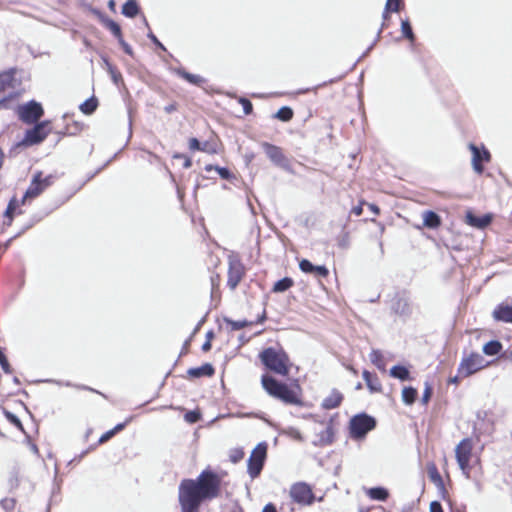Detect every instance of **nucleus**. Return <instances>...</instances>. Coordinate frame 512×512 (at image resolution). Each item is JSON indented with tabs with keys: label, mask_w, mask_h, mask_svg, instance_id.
<instances>
[{
	"label": "nucleus",
	"mask_w": 512,
	"mask_h": 512,
	"mask_svg": "<svg viewBox=\"0 0 512 512\" xmlns=\"http://www.w3.org/2000/svg\"><path fill=\"white\" fill-rule=\"evenodd\" d=\"M97 106H98L97 99L94 97H91V98L87 99L86 101H84L80 105V110L82 113H84L86 115H90L97 109Z\"/></svg>",
	"instance_id": "36"
},
{
	"label": "nucleus",
	"mask_w": 512,
	"mask_h": 512,
	"mask_svg": "<svg viewBox=\"0 0 512 512\" xmlns=\"http://www.w3.org/2000/svg\"><path fill=\"white\" fill-rule=\"evenodd\" d=\"M184 419L185 421H187L188 423H196L198 422L200 419H201V414L199 411H188L185 415H184Z\"/></svg>",
	"instance_id": "43"
},
{
	"label": "nucleus",
	"mask_w": 512,
	"mask_h": 512,
	"mask_svg": "<svg viewBox=\"0 0 512 512\" xmlns=\"http://www.w3.org/2000/svg\"><path fill=\"white\" fill-rule=\"evenodd\" d=\"M299 268L302 272L313 274L316 277L327 278L329 276V270L325 266H315L307 259H302L299 262Z\"/></svg>",
	"instance_id": "17"
},
{
	"label": "nucleus",
	"mask_w": 512,
	"mask_h": 512,
	"mask_svg": "<svg viewBox=\"0 0 512 512\" xmlns=\"http://www.w3.org/2000/svg\"><path fill=\"white\" fill-rule=\"evenodd\" d=\"M246 276V267L238 256L228 258L227 286L234 291Z\"/></svg>",
	"instance_id": "10"
},
{
	"label": "nucleus",
	"mask_w": 512,
	"mask_h": 512,
	"mask_svg": "<svg viewBox=\"0 0 512 512\" xmlns=\"http://www.w3.org/2000/svg\"><path fill=\"white\" fill-rule=\"evenodd\" d=\"M213 337H214V334L212 331H209L207 334H206V341L203 343L202 345V351L203 352H208L210 351L211 347H212V340H213Z\"/></svg>",
	"instance_id": "46"
},
{
	"label": "nucleus",
	"mask_w": 512,
	"mask_h": 512,
	"mask_svg": "<svg viewBox=\"0 0 512 512\" xmlns=\"http://www.w3.org/2000/svg\"><path fill=\"white\" fill-rule=\"evenodd\" d=\"M16 69L2 72V108H13L24 92L21 78Z\"/></svg>",
	"instance_id": "4"
},
{
	"label": "nucleus",
	"mask_w": 512,
	"mask_h": 512,
	"mask_svg": "<svg viewBox=\"0 0 512 512\" xmlns=\"http://www.w3.org/2000/svg\"><path fill=\"white\" fill-rule=\"evenodd\" d=\"M403 5V0H387L385 10L383 12L384 20L389 18L390 12H398Z\"/></svg>",
	"instance_id": "33"
},
{
	"label": "nucleus",
	"mask_w": 512,
	"mask_h": 512,
	"mask_svg": "<svg viewBox=\"0 0 512 512\" xmlns=\"http://www.w3.org/2000/svg\"><path fill=\"white\" fill-rule=\"evenodd\" d=\"M485 367V360L479 353L464 357L458 367V377L466 378Z\"/></svg>",
	"instance_id": "11"
},
{
	"label": "nucleus",
	"mask_w": 512,
	"mask_h": 512,
	"mask_svg": "<svg viewBox=\"0 0 512 512\" xmlns=\"http://www.w3.org/2000/svg\"><path fill=\"white\" fill-rule=\"evenodd\" d=\"M376 424L374 417L366 413L356 414L349 421V436L353 440H362L375 429Z\"/></svg>",
	"instance_id": "7"
},
{
	"label": "nucleus",
	"mask_w": 512,
	"mask_h": 512,
	"mask_svg": "<svg viewBox=\"0 0 512 512\" xmlns=\"http://www.w3.org/2000/svg\"><path fill=\"white\" fill-rule=\"evenodd\" d=\"M261 385L269 396L285 405L298 407L304 405L303 389L297 381L287 384L269 374H264L261 377Z\"/></svg>",
	"instance_id": "2"
},
{
	"label": "nucleus",
	"mask_w": 512,
	"mask_h": 512,
	"mask_svg": "<svg viewBox=\"0 0 512 512\" xmlns=\"http://www.w3.org/2000/svg\"><path fill=\"white\" fill-rule=\"evenodd\" d=\"M18 484H19V480H18V478H17V477H16L15 479H11V480H10V486H11V488H16V487L18 486Z\"/></svg>",
	"instance_id": "62"
},
{
	"label": "nucleus",
	"mask_w": 512,
	"mask_h": 512,
	"mask_svg": "<svg viewBox=\"0 0 512 512\" xmlns=\"http://www.w3.org/2000/svg\"><path fill=\"white\" fill-rule=\"evenodd\" d=\"M324 434L326 435V443L331 444L333 442V428L332 426H328L326 430L324 431Z\"/></svg>",
	"instance_id": "51"
},
{
	"label": "nucleus",
	"mask_w": 512,
	"mask_h": 512,
	"mask_svg": "<svg viewBox=\"0 0 512 512\" xmlns=\"http://www.w3.org/2000/svg\"><path fill=\"white\" fill-rule=\"evenodd\" d=\"M215 374V368L210 363H205L200 367H194L187 370L190 378L212 377Z\"/></svg>",
	"instance_id": "22"
},
{
	"label": "nucleus",
	"mask_w": 512,
	"mask_h": 512,
	"mask_svg": "<svg viewBox=\"0 0 512 512\" xmlns=\"http://www.w3.org/2000/svg\"><path fill=\"white\" fill-rule=\"evenodd\" d=\"M110 72L112 74V78H113L115 83H117L119 79H122V76H121L119 71H117V70L113 69L112 67H110Z\"/></svg>",
	"instance_id": "57"
},
{
	"label": "nucleus",
	"mask_w": 512,
	"mask_h": 512,
	"mask_svg": "<svg viewBox=\"0 0 512 512\" xmlns=\"http://www.w3.org/2000/svg\"><path fill=\"white\" fill-rule=\"evenodd\" d=\"M370 361L373 365H375L379 370H386V361L383 353L380 350L374 349L371 351L369 355Z\"/></svg>",
	"instance_id": "27"
},
{
	"label": "nucleus",
	"mask_w": 512,
	"mask_h": 512,
	"mask_svg": "<svg viewBox=\"0 0 512 512\" xmlns=\"http://www.w3.org/2000/svg\"><path fill=\"white\" fill-rule=\"evenodd\" d=\"M222 482V476L211 468L202 470L195 479H183L178 487L181 512H199L203 502L221 495Z\"/></svg>",
	"instance_id": "1"
},
{
	"label": "nucleus",
	"mask_w": 512,
	"mask_h": 512,
	"mask_svg": "<svg viewBox=\"0 0 512 512\" xmlns=\"http://www.w3.org/2000/svg\"><path fill=\"white\" fill-rule=\"evenodd\" d=\"M347 370H349L353 375L357 376L358 375V370L353 367L352 365H348L346 366Z\"/></svg>",
	"instance_id": "61"
},
{
	"label": "nucleus",
	"mask_w": 512,
	"mask_h": 512,
	"mask_svg": "<svg viewBox=\"0 0 512 512\" xmlns=\"http://www.w3.org/2000/svg\"><path fill=\"white\" fill-rule=\"evenodd\" d=\"M2 370L6 373L11 372L9 362L7 358L4 356V354H2Z\"/></svg>",
	"instance_id": "55"
},
{
	"label": "nucleus",
	"mask_w": 512,
	"mask_h": 512,
	"mask_svg": "<svg viewBox=\"0 0 512 512\" xmlns=\"http://www.w3.org/2000/svg\"><path fill=\"white\" fill-rule=\"evenodd\" d=\"M211 282V296L217 297L220 295V284L221 275L219 273H213L210 277Z\"/></svg>",
	"instance_id": "37"
},
{
	"label": "nucleus",
	"mask_w": 512,
	"mask_h": 512,
	"mask_svg": "<svg viewBox=\"0 0 512 512\" xmlns=\"http://www.w3.org/2000/svg\"><path fill=\"white\" fill-rule=\"evenodd\" d=\"M474 440L471 437L463 438L455 447V458L463 475L469 479L472 468L479 465L480 456L474 453Z\"/></svg>",
	"instance_id": "5"
},
{
	"label": "nucleus",
	"mask_w": 512,
	"mask_h": 512,
	"mask_svg": "<svg viewBox=\"0 0 512 512\" xmlns=\"http://www.w3.org/2000/svg\"><path fill=\"white\" fill-rule=\"evenodd\" d=\"M362 377L365 380L366 386L370 393H372V394L382 393L383 386H382L380 378L378 377V375L376 373H371L368 370H364L362 372Z\"/></svg>",
	"instance_id": "18"
},
{
	"label": "nucleus",
	"mask_w": 512,
	"mask_h": 512,
	"mask_svg": "<svg viewBox=\"0 0 512 512\" xmlns=\"http://www.w3.org/2000/svg\"><path fill=\"white\" fill-rule=\"evenodd\" d=\"M15 503V500L14 499H11V500H8V499H5V500H2V506L6 509L8 507H13Z\"/></svg>",
	"instance_id": "59"
},
{
	"label": "nucleus",
	"mask_w": 512,
	"mask_h": 512,
	"mask_svg": "<svg viewBox=\"0 0 512 512\" xmlns=\"http://www.w3.org/2000/svg\"><path fill=\"white\" fill-rule=\"evenodd\" d=\"M205 170L208 172L215 170L219 174V176L225 180H230L233 177L230 170L225 167L213 166L209 164L205 166Z\"/></svg>",
	"instance_id": "38"
},
{
	"label": "nucleus",
	"mask_w": 512,
	"mask_h": 512,
	"mask_svg": "<svg viewBox=\"0 0 512 512\" xmlns=\"http://www.w3.org/2000/svg\"><path fill=\"white\" fill-rule=\"evenodd\" d=\"M129 420H126L123 423L117 424L114 428L106 431L98 440V444H104L108 442L111 438H113L117 433L121 432L127 425Z\"/></svg>",
	"instance_id": "26"
},
{
	"label": "nucleus",
	"mask_w": 512,
	"mask_h": 512,
	"mask_svg": "<svg viewBox=\"0 0 512 512\" xmlns=\"http://www.w3.org/2000/svg\"><path fill=\"white\" fill-rule=\"evenodd\" d=\"M401 32H402V35L405 38H407L408 40H410V41H414L415 40V35L413 33L411 24H410V22L408 20H402V22H401Z\"/></svg>",
	"instance_id": "40"
},
{
	"label": "nucleus",
	"mask_w": 512,
	"mask_h": 512,
	"mask_svg": "<svg viewBox=\"0 0 512 512\" xmlns=\"http://www.w3.org/2000/svg\"><path fill=\"white\" fill-rule=\"evenodd\" d=\"M294 281L290 277H284L281 280L274 283L272 287V292L274 293H282L287 290H289L291 287H293Z\"/></svg>",
	"instance_id": "30"
},
{
	"label": "nucleus",
	"mask_w": 512,
	"mask_h": 512,
	"mask_svg": "<svg viewBox=\"0 0 512 512\" xmlns=\"http://www.w3.org/2000/svg\"><path fill=\"white\" fill-rule=\"evenodd\" d=\"M390 375L399 380L405 381L410 379L409 370L403 365H395L390 369Z\"/></svg>",
	"instance_id": "31"
},
{
	"label": "nucleus",
	"mask_w": 512,
	"mask_h": 512,
	"mask_svg": "<svg viewBox=\"0 0 512 512\" xmlns=\"http://www.w3.org/2000/svg\"><path fill=\"white\" fill-rule=\"evenodd\" d=\"M503 346L498 340H491L483 346V352L488 356H494L501 352Z\"/></svg>",
	"instance_id": "32"
},
{
	"label": "nucleus",
	"mask_w": 512,
	"mask_h": 512,
	"mask_svg": "<svg viewBox=\"0 0 512 512\" xmlns=\"http://www.w3.org/2000/svg\"><path fill=\"white\" fill-rule=\"evenodd\" d=\"M173 159H177V160H180L182 162V167L184 169H188L192 166V160L189 156H187L186 154H182V153H175L173 155Z\"/></svg>",
	"instance_id": "42"
},
{
	"label": "nucleus",
	"mask_w": 512,
	"mask_h": 512,
	"mask_svg": "<svg viewBox=\"0 0 512 512\" xmlns=\"http://www.w3.org/2000/svg\"><path fill=\"white\" fill-rule=\"evenodd\" d=\"M491 222L492 216L490 214L477 216L472 211H467L465 214V223L474 228L484 229L489 226Z\"/></svg>",
	"instance_id": "16"
},
{
	"label": "nucleus",
	"mask_w": 512,
	"mask_h": 512,
	"mask_svg": "<svg viewBox=\"0 0 512 512\" xmlns=\"http://www.w3.org/2000/svg\"><path fill=\"white\" fill-rule=\"evenodd\" d=\"M432 393H433V389H432L431 385L429 383H426L425 390L423 392L422 399H421V401L424 405L428 404V402L430 401V399L432 397Z\"/></svg>",
	"instance_id": "45"
},
{
	"label": "nucleus",
	"mask_w": 512,
	"mask_h": 512,
	"mask_svg": "<svg viewBox=\"0 0 512 512\" xmlns=\"http://www.w3.org/2000/svg\"><path fill=\"white\" fill-rule=\"evenodd\" d=\"M178 110V103L177 102H173L167 106L164 107V111L167 113V114H171L175 111Z\"/></svg>",
	"instance_id": "53"
},
{
	"label": "nucleus",
	"mask_w": 512,
	"mask_h": 512,
	"mask_svg": "<svg viewBox=\"0 0 512 512\" xmlns=\"http://www.w3.org/2000/svg\"><path fill=\"white\" fill-rule=\"evenodd\" d=\"M274 117L282 122H288L294 117V111L288 106L281 107Z\"/></svg>",
	"instance_id": "35"
},
{
	"label": "nucleus",
	"mask_w": 512,
	"mask_h": 512,
	"mask_svg": "<svg viewBox=\"0 0 512 512\" xmlns=\"http://www.w3.org/2000/svg\"><path fill=\"white\" fill-rule=\"evenodd\" d=\"M430 512H444L441 503L438 501L431 502Z\"/></svg>",
	"instance_id": "52"
},
{
	"label": "nucleus",
	"mask_w": 512,
	"mask_h": 512,
	"mask_svg": "<svg viewBox=\"0 0 512 512\" xmlns=\"http://www.w3.org/2000/svg\"><path fill=\"white\" fill-rule=\"evenodd\" d=\"M229 325L233 330H240L247 327L248 325H251V323L247 321H229Z\"/></svg>",
	"instance_id": "49"
},
{
	"label": "nucleus",
	"mask_w": 512,
	"mask_h": 512,
	"mask_svg": "<svg viewBox=\"0 0 512 512\" xmlns=\"http://www.w3.org/2000/svg\"><path fill=\"white\" fill-rule=\"evenodd\" d=\"M262 512H277V509L273 503H268L264 506Z\"/></svg>",
	"instance_id": "58"
},
{
	"label": "nucleus",
	"mask_w": 512,
	"mask_h": 512,
	"mask_svg": "<svg viewBox=\"0 0 512 512\" xmlns=\"http://www.w3.org/2000/svg\"><path fill=\"white\" fill-rule=\"evenodd\" d=\"M239 103L241 104L243 111L246 115H250L253 112V104L247 98H240Z\"/></svg>",
	"instance_id": "44"
},
{
	"label": "nucleus",
	"mask_w": 512,
	"mask_h": 512,
	"mask_svg": "<svg viewBox=\"0 0 512 512\" xmlns=\"http://www.w3.org/2000/svg\"><path fill=\"white\" fill-rule=\"evenodd\" d=\"M152 40L153 42L158 45L159 47H161L162 49H164L163 45L159 42V40L156 38V36L152 35Z\"/></svg>",
	"instance_id": "63"
},
{
	"label": "nucleus",
	"mask_w": 512,
	"mask_h": 512,
	"mask_svg": "<svg viewBox=\"0 0 512 512\" xmlns=\"http://www.w3.org/2000/svg\"><path fill=\"white\" fill-rule=\"evenodd\" d=\"M189 345H190V339H189V340H187V341L185 342V344H184V347H183V348L187 351V350H188Z\"/></svg>",
	"instance_id": "64"
},
{
	"label": "nucleus",
	"mask_w": 512,
	"mask_h": 512,
	"mask_svg": "<svg viewBox=\"0 0 512 512\" xmlns=\"http://www.w3.org/2000/svg\"><path fill=\"white\" fill-rule=\"evenodd\" d=\"M417 396H418V391L416 388H414L412 386H406L402 389L401 397H402V401L406 405H412L416 401Z\"/></svg>",
	"instance_id": "28"
},
{
	"label": "nucleus",
	"mask_w": 512,
	"mask_h": 512,
	"mask_svg": "<svg viewBox=\"0 0 512 512\" xmlns=\"http://www.w3.org/2000/svg\"><path fill=\"white\" fill-rule=\"evenodd\" d=\"M120 43H121V45H122V47H123L124 51H125L127 54L131 55V54H132L131 47H130V46H129V45H128L124 40H123V42H120Z\"/></svg>",
	"instance_id": "60"
},
{
	"label": "nucleus",
	"mask_w": 512,
	"mask_h": 512,
	"mask_svg": "<svg viewBox=\"0 0 512 512\" xmlns=\"http://www.w3.org/2000/svg\"><path fill=\"white\" fill-rule=\"evenodd\" d=\"M343 400V394L339 390L333 389L330 394L323 399L321 407L325 410H332L339 407Z\"/></svg>",
	"instance_id": "19"
},
{
	"label": "nucleus",
	"mask_w": 512,
	"mask_h": 512,
	"mask_svg": "<svg viewBox=\"0 0 512 512\" xmlns=\"http://www.w3.org/2000/svg\"><path fill=\"white\" fill-rule=\"evenodd\" d=\"M261 363L271 372L280 376H288L292 362L282 347H268L259 353Z\"/></svg>",
	"instance_id": "3"
},
{
	"label": "nucleus",
	"mask_w": 512,
	"mask_h": 512,
	"mask_svg": "<svg viewBox=\"0 0 512 512\" xmlns=\"http://www.w3.org/2000/svg\"><path fill=\"white\" fill-rule=\"evenodd\" d=\"M262 148L267 157L276 164H282L285 161V156L280 147L270 144L268 142L262 143Z\"/></svg>",
	"instance_id": "20"
},
{
	"label": "nucleus",
	"mask_w": 512,
	"mask_h": 512,
	"mask_svg": "<svg viewBox=\"0 0 512 512\" xmlns=\"http://www.w3.org/2000/svg\"><path fill=\"white\" fill-rule=\"evenodd\" d=\"M139 12V7L134 0L127 1L122 7V13L129 18H134Z\"/></svg>",
	"instance_id": "34"
},
{
	"label": "nucleus",
	"mask_w": 512,
	"mask_h": 512,
	"mask_svg": "<svg viewBox=\"0 0 512 512\" xmlns=\"http://www.w3.org/2000/svg\"><path fill=\"white\" fill-rule=\"evenodd\" d=\"M244 451L242 449H234L230 454V460L233 463H237L244 457Z\"/></svg>",
	"instance_id": "47"
},
{
	"label": "nucleus",
	"mask_w": 512,
	"mask_h": 512,
	"mask_svg": "<svg viewBox=\"0 0 512 512\" xmlns=\"http://www.w3.org/2000/svg\"><path fill=\"white\" fill-rule=\"evenodd\" d=\"M492 316L496 321L512 323V306L501 303L493 310Z\"/></svg>",
	"instance_id": "21"
},
{
	"label": "nucleus",
	"mask_w": 512,
	"mask_h": 512,
	"mask_svg": "<svg viewBox=\"0 0 512 512\" xmlns=\"http://www.w3.org/2000/svg\"><path fill=\"white\" fill-rule=\"evenodd\" d=\"M290 497L295 503L302 506L312 505L315 501L312 487L305 482L293 484L290 488Z\"/></svg>",
	"instance_id": "13"
},
{
	"label": "nucleus",
	"mask_w": 512,
	"mask_h": 512,
	"mask_svg": "<svg viewBox=\"0 0 512 512\" xmlns=\"http://www.w3.org/2000/svg\"><path fill=\"white\" fill-rule=\"evenodd\" d=\"M79 388L82 389V390H86V391H90V392H93V393H97V394L101 395L102 397L106 398L105 394H103L102 392H100V391H98V390H96V389H94L92 387H89V386H86V385H81V386H79Z\"/></svg>",
	"instance_id": "56"
},
{
	"label": "nucleus",
	"mask_w": 512,
	"mask_h": 512,
	"mask_svg": "<svg viewBox=\"0 0 512 512\" xmlns=\"http://www.w3.org/2000/svg\"><path fill=\"white\" fill-rule=\"evenodd\" d=\"M176 73L179 77L189 82L190 84L201 86L205 83V79L200 75L192 74L187 72L185 69H177Z\"/></svg>",
	"instance_id": "25"
},
{
	"label": "nucleus",
	"mask_w": 512,
	"mask_h": 512,
	"mask_svg": "<svg viewBox=\"0 0 512 512\" xmlns=\"http://www.w3.org/2000/svg\"><path fill=\"white\" fill-rule=\"evenodd\" d=\"M427 473L430 481L435 484L436 487L439 489H444V481L442 479V476L434 462H429L427 464Z\"/></svg>",
	"instance_id": "24"
},
{
	"label": "nucleus",
	"mask_w": 512,
	"mask_h": 512,
	"mask_svg": "<svg viewBox=\"0 0 512 512\" xmlns=\"http://www.w3.org/2000/svg\"><path fill=\"white\" fill-rule=\"evenodd\" d=\"M366 205H367V207L369 208V210H370L371 212H373V214H374L375 216H379V215H380V208H379L376 204H373V203H367Z\"/></svg>",
	"instance_id": "54"
},
{
	"label": "nucleus",
	"mask_w": 512,
	"mask_h": 512,
	"mask_svg": "<svg viewBox=\"0 0 512 512\" xmlns=\"http://www.w3.org/2000/svg\"><path fill=\"white\" fill-rule=\"evenodd\" d=\"M366 204H367V202L365 200H360L358 205L354 206L351 209V213L354 214L355 216L362 215V213H363V206L366 205Z\"/></svg>",
	"instance_id": "50"
},
{
	"label": "nucleus",
	"mask_w": 512,
	"mask_h": 512,
	"mask_svg": "<svg viewBox=\"0 0 512 512\" xmlns=\"http://www.w3.org/2000/svg\"><path fill=\"white\" fill-rule=\"evenodd\" d=\"M367 495L372 500L386 501L389 497V492L383 487H373L367 491Z\"/></svg>",
	"instance_id": "29"
},
{
	"label": "nucleus",
	"mask_w": 512,
	"mask_h": 512,
	"mask_svg": "<svg viewBox=\"0 0 512 512\" xmlns=\"http://www.w3.org/2000/svg\"><path fill=\"white\" fill-rule=\"evenodd\" d=\"M12 109L16 112L18 118L26 124L38 123L44 115L42 105L34 100L23 105L16 102Z\"/></svg>",
	"instance_id": "9"
},
{
	"label": "nucleus",
	"mask_w": 512,
	"mask_h": 512,
	"mask_svg": "<svg viewBox=\"0 0 512 512\" xmlns=\"http://www.w3.org/2000/svg\"><path fill=\"white\" fill-rule=\"evenodd\" d=\"M26 130L25 135L18 146L30 147L42 143L51 133L50 121L44 120Z\"/></svg>",
	"instance_id": "8"
},
{
	"label": "nucleus",
	"mask_w": 512,
	"mask_h": 512,
	"mask_svg": "<svg viewBox=\"0 0 512 512\" xmlns=\"http://www.w3.org/2000/svg\"><path fill=\"white\" fill-rule=\"evenodd\" d=\"M17 412L13 413L6 408H2L6 421L9 425L14 427L19 432H24V428L21 421V415L25 413V405L23 402L17 404Z\"/></svg>",
	"instance_id": "15"
},
{
	"label": "nucleus",
	"mask_w": 512,
	"mask_h": 512,
	"mask_svg": "<svg viewBox=\"0 0 512 512\" xmlns=\"http://www.w3.org/2000/svg\"><path fill=\"white\" fill-rule=\"evenodd\" d=\"M267 456V444L259 443L251 452L248 459V473L252 478H256L261 473Z\"/></svg>",
	"instance_id": "12"
},
{
	"label": "nucleus",
	"mask_w": 512,
	"mask_h": 512,
	"mask_svg": "<svg viewBox=\"0 0 512 512\" xmlns=\"http://www.w3.org/2000/svg\"><path fill=\"white\" fill-rule=\"evenodd\" d=\"M469 148L472 152V165L473 169L478 173L482 174L484 171V163H488L491 160L490 152L482 146L479 148L475 144H470Z\"/></svg>",
	"instance_id": "14"
},
{
	"label": "nucleus",
	"mask_w": 512,
	"mask_h": 512,
	"mask_svg": "<svg viewBox=\"0 0 512 512\" xmlns=\"http://www.w3.org/2000/svg\"><path fill=\"white\" fill-rule=\"evenodd\" d=\"M56 179V174L44 175L42 171H36L33 174L29 187L22 197L21 204H25L27 200L31 201L39 197L55 183Z\"/></svg>",
	"instance_id": "6"
},
{
	"label": "nucleus",
	"mask_w": 512,
	"mask_h": 512,
	"mask_svg": "<svg viewBox=\"0 0 512 512\" xmlns=\"http://www.w3.org/2000/svg\"><path fill=\"white\" fill-rule=\"evenodd\" d=\"M189 149L191 151H203L204 148L201 146L200 142L196 138H190L188 142Z\"/></svg>",
	"instance_id": "48"
},
{
	"label": "nucleus",
	"mask_w": 512,
	"mask_h": 512,
	"mask_svg": "<svg viewBox=\"0 0 512 512\" xmlns=\"http://www.w3.org/2000/svg\"><path fill=\"white\" fill-rule=\"evenodd\" d=\"M18 206H19V204L15 199H13L9 202L8 207L5 211V216L9 219L8 225L11 224L12 217H13L16 209L18 208Z\"/></svg>",
	"instance_id": "41"
},
{
	"label": "nucleus",
	"mask_w": 512,
	"mask_h": 512,
	"mask_svg": "<svg viewBox=\"0 0 512 512\" xmlns=\"http://www.w3.org/2000/svg\"><path fill=\"white\" fill-rule=\"evenodd\" d=\"M105 26L119 40V42H123L121 27L118 23L113 20H107Z\"/></svg>",
	"instance_id": "39"
},
{
	"label": "nucleus",
	"mask_w": 512,
	"mask_h": 512,
	"mask_svg": "<svg viewBox=\"0 0 512 512\" xmlns=\"http://www.w3.org/2000/svg\"><path fill=\"white\" fill-rule=\"evenodd\" d=\"M422 218L423 226L429 229H438L442 224L441 217L432 210L424 211Z\"/></svg>",
	"instance_id": "23"
}]
</instances>
